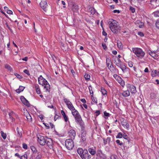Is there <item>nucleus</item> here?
<instances>
[{
  "instance_id": "1",
  "label": "nucleus",
  "mask_w": 159,
  "mask_h": 159,
  "mask_svg": "<svg viewBox=\"0 0 159 159\" xmlns=\"http://www.w3.org/2000/svg\"><path fill=\"white\" fill-rule=\"evenodd\" d=\"M109 27L111 31L114 33H117L120 30V27L118 25V22L113 19L110 20L108 22Z\"/></svg>"
},
{
  "instance_id": "2",
  "label": "nucleus",
  "mask_w": 159,
  "mask_h": 159,
  "mask_svg": "<svg viewBox=\"0 0 159 159\" xmlns=\"http://www.w3.org/2000/svg\"><path fill=\"white\" fill-rule=\"evenodd\" d=\"M39 83V84L44 86V88L46 91L49 92L50 90V85L48 81L41 75L38 78Z\"/></svg>"
},
{
  "instance_id": "3",
  "label": "nucleus",
  "mask_w": 159,
  "mask_h": 159,
  "mask_svg": "<svg viewBox=\"0 0 159 159\" xmlns=\"http://www.w3.org/2000/svg\"><path fill=\"white\" fill-rule=\"evenodd\" d=\"M132 51L139 58L141 59L144 57L145 52L141 48H132Z\"/></svg>"
},
{
  "instance_id": "4",
  "label": "nucleus",
  "mask_w": 159,
  "mask_h": 159,
  "mask_svg": "<svg viewBox=\"0 0 159 159\" xmlns=\"http://www.w3.org/2000/svg\"><path fill=\"white\" fill-rule=\"evenodd\" d=\"M114 63L118 67L120 68L123 72L126 69L125 64H122L120 60L117 57H115V59Z\"/></svg>"
},
{
  "instance_id": "5",
  "label": "nucleus",
  "mask_w": 159,
  "mask_h": 159,
  "mask_svg": "<svg viewBox=\"0 0 159 159\" xmlns=\"http://www.w3.org/2000/svg\"><path fill=\"white\" fill-rule=\"evenodd\" d=\"M65 145L67 149L69 150L72 149L74 145L73 140L70 139H66L65 142Z\"/></svg>"
},
{
  "instance_id": "6",
  "label": "nucleus",
  "mask_w": 159,
  "mask_h": 159,
  "mask_svg": "<svg viewBox=\"0 0 159 159\" xmlns=\"http://www.w3.org/2000/svg\"><path fill=\"white\" fill-rule=\"evenodd\" d=\"M63 100L65 103L66 104L67 107L70 110L72 111L75 110V108L69 99L66 98H64Z\"/></svg>"
},
{
  "instance_id": "7",
  "label": "nucleus",
  "mask_w": 159,
  "mask_h": 159,
  "mask_svg": "<svg viewBox=\"0 0 159 159\" xmlns=\"http://www.w3.org/2000/svg\"><path fill=\"white\" fill-rule=\"evenodd\" d=\"M120 120L122 126L127 130H129V125L127 122L126 120L124 118H121Z\"/></svg>"
},
{
  "instance_id": "8",
  "label": "nucleus",
  "mask_w": 159,
  "mask_h": 159,
  "mask_svg": "<svg viewBox=\"0 0 159 159\" xmlns=\"http://www.w3.org/2000/svg\"><path fill=\"white\" fill-rule=\"evenodd\" d=\"M113 77L122 87L124 86L125 82L120 76L114 74Z\"/></svg>"
},
{
  "instance_id": "9",
  "label": "nucleus",
  "mask_w": 159,
  "mask_h": 159,
  "mask_svg": "<svg viewBox=\"0 0 159 159\" xmlns=\"http://www.w3.org/2000/svg\"><path fill=\"white\" fill-rule=\"evenodd\" d=\"M37 138H38V142L40 145L43 146L45 145L46 140L44 136L39 135H38Z\"/></svg>"
},
{
  "instance_id": "10",
  "label": "nucleus",
  "mask_w": 159,
  "mask_h": 159,
  "mask_svg": "<svg viewBox=\"0 0 159 159\" xmlns=\"http://www.w3.org/2000/svg\"><path fill=\"white\" fill-rule=\"evenodd\" d=\"M75 122L79 124L81 127H83L84 125V122L83 121L81 116L78 115V116L75 118Z\"/></svg>"
},
{
  "instance_id": "11",
  "label": "nucleus",
  "mask_w": 159,
  "mask_h": 159,
  "mask_svg": "<svg viewBox=\"0 0 159 159\" xmlns=\"http://www.w3.org/2000/svg\"><path fill=\"white\" fill-rule=\"evenodd\" d=\"M40 5L45 11H47V7L48 5L46 0H42L40 3Z\"/></svg>"
},
{
  "instance_id": "12",
  "label": "nucleus",
  "mask_w": 159,
  "mask_h": 159,
  "mask_svg": "<svg viewBox=\"0 0 159 159\" xmlns=\"http://www.w3.org/2000/svg\"><path fill=\"white\" fill-rule=\"evenodd\" d=\"M81 127V136L82 138V139L83 140V141H84L86 140V131L84 130V125L83 127Z\"/></svg>"
},
{
  "instance_id": "13",
  "label": "nucleus",
  "mask_w": 159,
  "mask_h": 159,
  "mask_svg": "<svg viewBox=\"0 0 159 159\" xmlns=\"http://www.w3.org/2000/svg\"><path fill=\"white\" fill-rule=\"evenodd\" d=\"M68 136L71 139H74L76 136V133L75 131L73 129L70 130L68 133Z\"/></svg>"
},
{
  "instance_id": "14",
  "label": "nucleus",
  "mask_w": 159,
  "mask_h": 159,
  "mask_svg": "<svg viewBox=\"0 0 159 159\" xmlns=\"http://www.w3.org/2000/svg\"><path fill=\"white\" fill-rule=\"evenodd\" d=\"M128 90H129L130 92L132 93H135L136 92L135 87L133 85L128 84L127 86Z\"/></svg>"
},
{
  "instance_id": "15",
  "label": "nucleus",
  "mask_w": 159,
  "mask_h": 159,
  "mask_svg": "<svg viewBox=\"0 0 159 159\" xmlns=\"http://www.w3.org/2000/svg\"><path fill=\"white\" fill-rule=\"evenodd\" d=\"M20 100L27 107H29L30 104L27 100L23 96H21L20 98Z\"/></svg>"
},
{
  "instance_id": "16",
  "label": "nucleus",
  "mask_w": 159,
  "mask_h": 159,
  "mask_svg": "<svg viewBox=\"0 0 159 159\" xmlns=\"http://www.w3.org/2000/svg\"><path fill=\"white\" fill-rule=\"evenodd\" d=\"M47 145L50 148H53V141L52 139H48L46 140Z\"/></svg>"
},
{
  "instance_id": "17",
  "label": "nucleus",
  "mask_w": 159,
  "mask_h": 159,
  "mask_svg": "<svg viewBox=\"0 0 159 159\" xmlns=\"http://www.w3.org/2000/svg\"><path fill=\"white\" fill-rule=\"evenodd\" d=\"M88 155V151L87 149H84V152L80 156L82 159H86L87 156Z\"/></svg>"
},
{
  "instance_id": "18",
  "label": "nucleus",
  "mask_w": 159,
  "mask_h": 159,
  "mask_svg": "<svg viewBox=\"0 0 159 159\" xmlns=\"http://www.w3.org/2000/svg\"><path fill=\"white\" fill-rule=\"evenodd\" d=\"M156 52H152L150 51L149 52V53L153 58L155 59H157L158 58V55L156 53Z\"/></svg>"
},
{
  "instance_id": "19",
  "label": "nucleus",
  "mask_w": 159,
  "mask_h": 159,
  "mask_svg": "<svg viewBox=\"0 0 159 159\" xmlns=\"http://www.w3.org/2000/svg\"><path fill=\"white\" fill-rule=\"evenodd\" d=\"M108 68L111 72L114 73L116 72V71L118 70V69L115 68L112 64L110 65V66L108 67Z\"/></svg>"
},
{
  "instance_id": "20",
  "label": "nucleus",
  "mask_w": 159,
  "mask_h": 159,
  "mask_svg": "<svg viewBox=\"0 0 159 159\" xmlns=\"http://www.w3.org/2000/svg\"><path fill=\"white\" fill-rule=\"evenodd\" d=\"M61 112L63 116L65 121L66 122H67L68 120V116L66 115L65 112L63 110H61Z\"/></svg>"
},
{
  "instance_id": "21",
  "label": "nucleus",
  "mask_w": 159,
  "mask_h": 159,
  "mask_svg": "<svg viewBox=\"0 0 159 159\" xmlns=\"http://www.w3.org/2000/svg\"><path fill=\"white\" fill-rule=\"evenodd\" d=\"M93 92L92 91V93H91V98L92 99V103L93 104L94 103L97 104V98H96L94 97L93 96Z\"/></svg>"
},
{
  "instance_id": "22",
  "label": "nucleus",
  "mask_w": 159,
  "mask_h": 159,
  "mask_svg": "<svg viewBox=\"0 0 159 159\" xmlns=\"http://www.w3.org/2000/svg\"><path fill=\"white\" fill-rule=\"evenodd\" d=\"M35 90L37 93L38 94H40L41 93V92L40 88L39 86L37 84L35 85Z\"/></svg>"
},
{
  "instance_id": "23",
  "label": "nucleus",
  "mask_w": 159,
  "mask_h": 159,
  "mask_svg": "<svg viewBox=\"0 0 159 159\" xmlns=\"http://www.w3.org/2000/svg\"><path fill=\"white\" fill-rule=\"evenodd\" d=\"M71 113L74 118L78 116V115H80L78 111L75 109L74 111H71Z\"/></svg>"
},
{
  "instance_id": "24",
  "label": "nucleus",
  "mask_w": 159,
  "mask_h": 159,
  "mask_svg": "<svg viewBox=\"0 0 159 159\" xmlns=\"http://www.w3.org/2000/svg\"><path fill=\"white\" fill-rule=\"evenodd\" d=\"M121 94L123 97H127L129 96L130 95V93L129 90H127L123 91V92L121 93Z\"/></svg>"
},
{
  "instance_id": "25",
  "label": "nucleus",
  "mask_w": 159,
  "mask_h": 159,
  "mask_svg": "<svg viewBox=\"0 0 159 159\" xmlns=\"http://www.w3.org/2000/svg\"><path fill=\"white\" fill-rule=\"evenodd\" d=\"M135 75L137 77H140L142 75V72L140 70H138L134 73Z\"/></svg>"
},
{
  "instance_id": "26",
  "label": "nucleus",
  "mask_w": 159,
  "mask_h": 159,
  "mask_svg": "<svg viewBox=\"0 0 159 159\" xmlns=\"http://www.w3.org/2000/svg\"><path fill=\"white\" fill-rule=\"evenodd\" d=\"M135 24L139 28L142 27L144 24L143 23L141 22L140 20L136 21L135 22Z\"/></svg>"
},
{
  "instance_id": "27",
  "label": "nucleus",
  "mask_w": 159,
  "mask_h": 159,
  "mask_svg": "<svg viewBox=\"0 0 159 159\" xmlns=\"http://www.w3.org/2000/svg\"><path fill=\"white\" fill-rule=\"evenodd\" d=\"M25 88V87H24L22 86H20L19 88L16 90V91L17 93H19L20 92L23 91Z\"/></svg>"
},
{
  "instance_id": "28",
  "label": "nucleus",
  "mask_w": 159,
  "mask_h": 159,
  "mask_svg": "<svg viewBox=\"0 0 159 159\" xmlns=\"http://www.w3.org/2000/svg\"><path fill=\"white\" fill-rule=\"evenodd\" d=\"M14 114V113L13 111L10 112L8 114L9 117L12 120V121H14L15 120V119L13 118Z\"/></svg>"
},
{
  "instance_id": "29",
  "label": "nucleus",
  "mask_w": 159,
  "mask_h": 159,
  "mask_svg": "<svg viewBox=\"0 0 159 159\" xmlns=\"http://www.w3.org/2000/svg\"><path fill=\"white\" fill-rule=\"evenodd\" d=\"M88 151L92 155H94L96 153V150L92 148H89Z\"/></svg>"
},
{
  "instance_id": "30",
  "label": "nucleus",
  "mask_w": 159,
  "mask_h": 159,
  "mask_svg": "<svg viewBox=\"0 0 159 159\" xmlns=\"http://www.w3.org/2000/svg\"><path fill=\"white\" fill-rule=\"evenodd\" d=\"M16 131L17 133L18 136L20 138H21L22 136V131H20V129L18 127H17Z\"/></svg>"
},
{
  "instance_id": "31",
  "label": "nucleus",
  "mask_w": 159,
  "mask_h": 159,
  "mask_svg": "<svg viewBox=\"0 0 159 159\" xmlns=\"http://www.w3.org/2000/svg\"><path fill=\"white\" fill-rule=\"evenodd\" d=\"M101 92L104 96H107V91L104 88L102 87L101 89Z\"/></svg>"
},
{
  "instance_id": "32",
  "label": "nucleus",
  "mask_w": 159,
  "mask_h": 159,
  "mask_svg": "<svg viewBox=\"0 0 159 159\" xmlns=\"http://www.w3.org/2000/svg\"><path fill=\"white\" fill-rule=\"evenodd\" d=\"M77 152L79 154L80 156L81 155V154L84 152V150H83L82 148H79L77 150Z\"/></svg>"
},
{
  "instance_id": "33",
  "label": "nucleus",
  "mask_w": 159,
  "mask_h": 159,
  "mask_svg": "<svg viewBox=\"0 0 159 159\" xmlns=\"http://www.w3.org/2000/svg\"><path fill=\"white\" fill-rule=\"evenodd\" d=\"M158 72L156 70L152 71L151 72V75L153 77L156 76L157 75Z\"/></svg>"
},
{
  "instance_id": "34",
  "label": "nucleus",
  "mask_w": 159,
  "mask_h": 159,
  "mask_svg": "<svg viewBox=\"0 0 159 159\" xmlns=\"http://www.w3.org/2000/svg\"><path fill=\"white\" fill-rule=\"evenodd\" d=\"M106 64L107 67L110 66V65L112 64L111 61L108 58H107L106 59Z\"/></svg>"
},
{
  "instance_id": "35",
  "label": "nucleus",
  "mask_w": 159,
  "mask_h": 159,
  "mask_svg": "<svg viewBox=\"0 0 159 159\" xmlns=\"http://www.w3.org/2000/svg\"><path fill=\"white\" fill-rule=\"evenodd\" d=\"M1 136L4 139H5L7 138V134L6 133L3 132V131H1L0 132Z\"/></svg>"
},
{
  "instance_id": "36",
  "label": "nucleus",
  "mask_w": 159,
  "mask_h": 159,
  "mask_svg": "<svg viewBox=\"0 0 159 159\" xmlns=\"http://www.w3.org/2000/svg\"><path fill=\"white\" fill-rule=\"evenodd\" d=\"M153 14L155 17H159V11H154Z\"/></svg>"
},
{
  "instance_id": "37",
  "label": "nucleus",
  "mask_w": 159,
  "mask_h": 159,
  "mask_svg": "<svg viewBox=\"0 0 159 159\" xmlns=\"http://www.w3.org/2000/svg\"><path fill=\"white\" fill-rule=\"evenodd\" d=\"M84 77L87 80H89L90 79V75L87 73H85L84 75Z\"/></svg>"
},
{
  "instance_id": "38",
  "label": "nucleus",
  "mask_w": 159,
  "mask_h": 159,
  "mask_svg": "<svg viewBox=\"0 0 159 159\" xmlns=\"http://www.w3.org/2000/svg\"><path fill=\"white\" fill-rule=\"evenodd\" d=\"M123 136V135L122 134L121 132H120L116 136V138L120 139V138H121Z\"/></svg>"
},
{
  "instance_id": "39",
  "label": "nucleus",
  "mask_w": 159,
  "mask_h": 159,
  "mask_svg": "<svg viewBox=\"0 0 159 159\" xmlns=\"http://www.w3.org/2000/svg\"><path fill=\"white\" fill-rule=\"evenodd\" d=\"M20 158V159H27V155L26 154H24L21 156Z\"/></svg>"
},
{
  "instance_id": "40",
  "label": "nucleus",
  "mask_w": 159,
  "mask_h": 159,
  "mask_svg": "<svg viewBox=\"0 0 159 159\" xmlns=\"http://www.w3.org/2000/svg\"><path fill=\"white\" fill-rule=\"evenodd\" d=\"M42 154L39 153L38 155L36 156L35 159H40L42 158Z\"/></svg>"
},
{
  "instance_id": "41",
  "label": "nucleus",
  "mask_w": 159,
  "mask_h": 159,
  "mask_svg": "<svg viewBox=\"0 0 159 159\" xmlns=\"http://www.w3.org/2000/svg\"><path fill=\"white\" fill-rule=\"evenodd\" d=\"M129 10L133 13H134L135 11V8L132 6H130Z\"/></svg>"
},
{
  "instance_id": "42",
  "label": "nucleus",
  "mask_w": 159,
  "mask_h": 159,
  "mask_svg": "<svg viewBox=\"0 0 159 159\" xmlns=\"http://www.w3.org/2000/svg\"><path fill=\"white\" fill-rule=\"evenodd\" d=\"M156 95L154 93H151L150 94V98L152 99H154L156 97Z\"/></svg>"
},
{
  "instance_id": "43",
  "label": "nucleus",
  "mask_w": 159,
  "mask_h": 159,
  "mask_svg": "<svg viewBox=\"0 0 159 159\" xmlns=\"http://www.w3.org/2000/svg\"><path fill=\"white\" fill-rule=\"evenodd\" d=\"M116 143L120 145H122L123 144V143L122 142H120L119 140H116Z\"/></svg>"
},
{
  "instance_id": "44",
  "label": "nucleus",
  "mask_w": 159,
  "mask_h": 159,
  "mask_svg": "<svg viewBox=\"0 0 159 159\" xmlns=\"http://www.w3.org/2000/svg\"><path fill=\"white\" fill-rule=\"evenodd\" d=\"M30 149L34 152H35L36 151V148L34 146H31L30 147Z\"/></svg>"
},
{
  "instance_id": "45",
  "label": "nucleus",
  "mask_w": 159,
  "mask_h": 159,
  "mask_svg": "<svg viewBox=\"0 0 159 159\" xmlns=\"http://www.w3.org/2000/svg\"><path fill=\"white\" fill-rule=\"evenodd\" d=\"M118 47L119 48H122V44L120 41H118L117 43Z\"/></svg>"
},
{
  "instance_id": "46",
  "label": "nucleus",
  "mask_w": 159,
  "mask_h": 159,
  "mask_svg": "<svg viewBox=\"0 0 159 159\" xmlns=\"http://www.w3.org/2000/svg\"><path fill=\"white\" fill-rule=\"evenodd\" d=\"M14 75L17 78L19 79H21L22 78V77L21 75L17 73H15Z\"/></svg>"
},
{
  "instance_id": "47",
  "label": "nucleus",
  "mask_w": 159,
  "mask_h": 159,
  "mask_svg": "<svg viewBox=\"0 0 159 159\" xmlns=\"http://www.w3.org/2000/svg\"><path fill=\"white\" fill-rule=\"evenodd\" d=\"M59 114H57V113H56L55 116H54V120H56L57 119H58L59 117Z\"/></svg>"
},
{
  "instance_id": "48",
  "label": "nucleus",
  "mask_w": 159,
  "mask_h": 159,
  "mask_svg": "<svg viewBox=\"0 0 159 159\" xmlns=\"http://www.w3.org/2000/svg\"><path fill=\"white\" fill-rule=\"evenodd\" d=\"M23 148L25 149H27L28 148V146L25 143H23L22 144Z\"/></svg>"
},
{
  "instance_id": "49",
  "label": "nucleus",
  "mask_w": 159,
  "mask_h": 159,
  "mask_svg": "<svg viewBox=\"0 0 159 159\" xmlns=\"http://www.w3.org/2000/svg\"><path fill=\"white\" fill-rule=\"evenodd\" d=\"M156 27L159 29V19L157 20L155 24Z\"/></svg>"
},
{
  "instance_id": "50",
  "label": "nucleus",
  "mask_w": 159,
  "mask_h": 159,
  "mask_svg": "<svg viewBox=\"0 0 159 159\" xmlns=\"http://www.w3.org/2000/svg\"><path fill=\"white\" fill-rule=\"evenodd\" d=\"M95 114L96 116H97L100 114V112L99 110H97L95 112Z\"/></svg>"
},
{
  "instance_id": "51",
  "label": "nucleus",
  "mask_w": 159,
  "mask_h": 159,
  "mask_svg": "<svg viewBox=\"0 0 159 159\" xmlns=\"http://www.w3.org/2000/svg\"><path fill=\"white\" fill-rule=\"evenodd\" d=\"M26 117L27 119V120L29 121H30L31 119V116H30V115L29 114H28V115L26 116Z\"/></svg>"
},
{
  "instance_id": "52",
  "label": "nucleus",
  "mask_w": 159,
  "mask_h": 159,
  "mask_svg": "<svg viewBox=\"0 0 159 159\" xmlns=\"http://www.w3.org/2000/svg\"><path fill=\"white\" fill-rule=\"evenodd\" d=\"M105 82L106 83V84L109 87L111 86L110 85L111 84L110 82H107L105 79H104V80Z\"/></svg>"
},
{
  "instance_id": "53",
  "label": "nucleus",
  "mask_w": 159,
  "mask_h": 159,
  "mask_svg": "<svg viewBox=\"0 0 159 159\" xmlns=\"http://www.w3.org/2000/svg\"><path fill=\"white\" fill-rule=\"evenodd\" d=\"M138 34L141 37H143L144 36V34L142 32H139L138 33Z\"/></svg>"
},
{
  "instance_id": "54",
  "label": "nucleus",
  "mask_w": 159,
  "mask_h": 159,
  "mask_svg": "<svg viewBox=\"0 0 159 159\" xmlns=\"http://www.w3.org/2000/svg\"><path fill=\"white\" fill-rule=\"evenodd\" d=\"M23 72L25 74H26L27 75H30V74L29 73V71L26 69L24 70Z\"/></svg>"
},
{
  "instance_id": "55",
  "label": "nucleus",
  "mask_w": 159,
  "mask_h": 159,
  "mask_svg": "<svg viewBox=\"0 0 159 159\" xmlns=\"http://www.w3.org/2000/svg\"><path fill=\"white\" fill-rule=\"evenodd\" d=\"M104 116L106 117H108L110 115V114L108 113L106 111L104 112Z\"/></svg>"
},
{
  "instance_id": "56",
  "label": "nucleus",
  "mask_w": 159,
  "mask_h": 159,
  "mask_svg": "<svg viewBox=\"0 0 159 159\" xmlns=\"http://www.w3.org/2000/svg\"><path fill=\"white\" fill-rule=\"evenodd\" d=\"M128 66L130 67L133 66V62L132 61H129L128 63Z\"/></svg>"
},
{
  "instance_id": "57",
  "label": "nucleus",
  "mask_w": 159,
  "mask_h": 159,
  "mask_svg": "<svg viewBox=\"0 0 159 159\" xmlns=\"http://www.w3.org/2000/svg\"><path fill=\"white\" fill-rule=\"evenodd\" d=\"M108 139H110V138H107L106 140L103 139V143L105 145L107 143V140Z\"/></svg>"
},
{
  "instance_id": "58",
  "label": "nucleus",
  "mask_w": 159,
  "mask_h": 159,
  "mask_svg": "<svg viewBox=\"0 0 159 159\" xmlns=\"http://www.w3.org/2000/svg\"><path fill=\"white\" fill-rule=\"evenodd\" d=\"M102 46L104 49H106L107 48V46L106 44L102 43Z\"/></svg>"
},
{
  "instance_id": "59",
  "label": "nucleus",
  "mask_w": 159,
  "mask_h": 159,
  "mask_svg": "<svg viewBox=\"0 0 159 159\" xmlns=\"http://www.w3.org/2000/svg\"><path fill=\"white\" fill-rule=\"evenodd\" d=\"M89 91L90 94H91V93H92V91H93L92 90V86H89Z\"/></svg>"
},
{
  "instance_id": "60",
  "label": "nucleus",
  "mask_w": 159,
  "mask_h": 159,
  "mask_svg": "<svg viewBox=\"0 0 159 159\" xmlns=\"http://www.w3.org/2000/svg\"><path fill=\"white\" fill-rule=\"evenodd\" d=\"M7 13L9 14H12V11L10 10H8L7 11Z\"/></svg>"
},
{
  "instance_id": "61",
  "label": "nucleus",
  "mask_w": 159,
  "mask_h": 159,
  "mask_svg": "<svg viewBox=\"0 0 159 159\" xmlns=\"http://www.w3.org/2000/svg\"><path fill=\"white\" fill-rule=\"evenodd\" d=\"M123 136L122 137H123V138L125 139H127V137H128V136L126 134H125V133H124L123 134Z\"/></svg>"
},
{
  "instance_id": "62",
  "label": "nucleus",
  "mask_w": 159,
  "mask_h": 159,
  "mask_svg": "<svg viewBox=\"0 0 159 159\" xmlns=\"http://www.w3.org/2000/svg\"><path fill=\"white\" fill-rule=\"evenodd\" d=\"M80 100L84 104L85 103H86V101L84 98L82 99H81Z\"/></svg>"
},
{
  "instance_id": "63",
  "label": "nucleus",
  "mask_w": 159,
  "mask_h": 159,
  "mask_svg": "<svg viewBox=\"0 0 159 159\" xmlns=\"http://www.w3.org/2000/svg\"><path fill=\"white\" fill-rule=\"evenodd\" d=\"M113 12L114 13H120V11L119 10H113Z\"/></svg>"
},
{
  "instance_id": "64",
  "label": "nucleus",
  "mask_w": 159,
  "mask_h": 159,
  "mask_svg": "<svg viewBox=\"0 0 159 159\" xmlns=\"http://www.w3.org/2000/svg\"><path fill=\"white\" fill-rule=\"evenodd\" d=\"M91 157V156L88 153V155L87 156L86 158L87 159H90Z\"/></svg>"
}]
</instances>
